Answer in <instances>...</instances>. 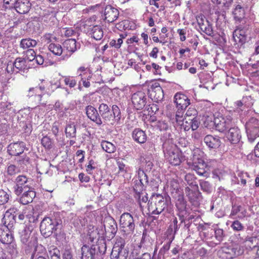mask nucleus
<instances>
[{
    "mask_svg": "<svg viewBox=\"0 0 259 259\" xmlns=\"http://www.w3.org/2000/svg\"><path fill=\"white\" fill-rule=\"evenodd\" d=\"M165 157L172 165H179L184 160V157L176 145L166 142L163 144Z\"/></svg>",
    "mask_w": 259,
    "mask_h": 259,
    "instance_id": "obj_1",
    "label": "nucleus"
},
{
    "mask_svg": "<svg viewBox=\"0 0 259 259\" xmlns=\"http://www.w3.org/2000/svg\"><path fill=\"white\" fill-rule=\"evenodd\" d=\"M205 126L211 129L214 126L215 129L220 132H223L232 125V119L229 117L218 116L214 118L213 121L210 122L206 120L204 122Z\"/></svg>",
    "mask_w": 259,
    "mask_h": 259,
    "instance_id": "obj_2",
    "label": "nucleus"
},
{
    "mask_svg": "<svg viewBox=\"0 0 259 259\" xmlns=\"http://www.w3.org/2000/svg\"><path fill=\"white\" fill-rule=\"evenodd\" d=\"M166 206V199L160 194H155L152 196L148 207L152 214H159Z\"/></svg>",
    "mask_w": 259,
    "mask_h": 259,
    "instance_id": "obj_3",
    "label": "nucleus"
},
{
    "mask_svg": "<svg viewBox=\"0 0 259 259\" xmlns=\"http://www.w3.org/2000/svg\"><path fill=\"white\" fill-rule=\"evenodd\" d=\"M125 240L121 238H117L111 253L112 259H126L128 251L124 248Z\"/></svg>",
    "mask_w": 259,
    "mask_h": 259,
    "instance_id": "obj_4",
    "label": "nucleus"
},
{
    "mask_svg": "<svg viewBox=\"0 0 259 259\" xmlns=\"http://www.w3.org/2000/svg\"><path fill=\"white\" fill-rule=\"evenodd\" d=\"M119 225L126 234H132L135 228V221L133 216L128 212L122 213L120 218Z\"/></svg>",
    "mask_w": 259,
    "mask_h": 259,
    "instance_id": "obj_5",
    "label": "nucleus"
},
{
    "mask_svg": "<svg viewBox=\"0 0 259 259\" xmlns=\"http://www.w3.org/2000/svg\"><path fill=\"white\" fill-rule=\"evenodd\" d=\"M245 126L248 139L250 142H253L259 137V120L252 117L246 122Z\"/></svg>",
    "mask_w": 259,
    "mask_h": 259,
    "instance_id": "obj_6",
    "label": "nucleus"
},
{
    "mask_svg": "<svg viewBox=\"0 0 259 259\" xmlns=\"http://www.w3.org/2000/svg\"><path fill=\"white\" fill-rule=\"evenodd\" d=\"M58 224L56 220L48 217L45 218L40 223V231L46 237H49L56 230Z\"/></svg>",
    "mask_w": 259,
    "mask_h": 259,
    "instance_id": "obj_7",
    "label": "nucleus"
},
{
    "mask_svg": "<svg viewBox=\"0 0 259 259\" xmlns=\"http://www.w3.org/2000/svg\"><path fill=\"white\" fill-rule=\"evenodd\" d=\"M119 11L110 5L106 6L102 12V18L108 23L114 22L118 17Z\"/></svg>",
    "mask_w": 259,
    "mask_h": 259,
    "instance_id": "obj_8",
    "label": "nucleus"
},
{
    "mask_svg": "<svg viewBox=\"0 0 259 259\" xmlns=\"http://www.w3.org/2000/svg\"><path fill=\"white\" fill-rule=\"evenodd\" d=\"M131 99L134 107L137 110L142 109L147 103L146 95L142 91H139L133 94Z\"/></svg>",
    "mask_w": 259,
    "mask_h": 259,
    "instance_id": "obj_9",
    "label": "nucleus"
},
{
    "mask_svg": "<svg viewBox=\"0 0 259 259\" xmlns=\"http://www.w3.org/2000/svg\"><path fill=\"white\" fill-rule=\"evenodd\" d=\"M16 185L14 187L15 193L19 196L23 192V190L30 187L29 185L28 178L24 175L18 176L15 180Z\"/></svg>",
    "mask_w": 259,
    "mask_h": 259,
    "instance_id": "obj_10",
    "label": "nucleus"
},
{
    "mask_svg": "<svg viewBox=\"0 0 259 259\" xmlns=\"http://www.w3.org/2000/svg\"><path fill=\"white\" fill-rule=\"evenodd\" d=\"M98 110L103 123L112 125V113L108 106L106 104L102 103L99 105Z\"/></svg>",
    "mask_w": 259,
    "mask_h": 259,
    "instance_id": "obj_11",
    "label": "nucleus"
},
{
    "mask_svg": "<svg viewBox=\"0 0 259 259\" xmlns=\"http://www.w3.org/2000/svg\"><path fill=\"white\" fill-rule=\"evenodd\" d=\"M25 147V143L22 141L11 143L7 147V152L11 156H19L23 153Z\"/></svg>",
    "mask_w": 259,
    "mask_h": 259,
    "instance_id": "obj_12",
    "label": "nucleus"
},
{
    "mask_svg": "<svg viewBox=\"0 0 259 259\" xmlns=\"http://www.w3.org/2000/svg\"><path fill=\"white\" fill-rule=\"evenodd\" d=\"M104 227L105 234L109 235V237H113L116 234L117 226L115 220L110 217L106 218L104 221Z\"/></svg>",
    "mask_w": 259,
    "mask_h": 259,
    "instance_id": "obj_13",
    "label": "nucleus"
},
{
    "mask_svg": "<svg viewBox=\"0 0 259 259\" xmlns=\"http://www.w3.org/2000/svg\"><path fill=\"white\" fill-rule=\"evenodd\" d=\"M138 180L136 181L134 189V191L139 192V191H143L144 186L148 182L146 172L141 168H139L138 170Z\"/></svg>",
    "mask_w": 259,
    "mask_h": 259,
    "instance_id": "obj_14",
    "label": "nucleus"
},
{
    "mask_svg": "<svg viewBox=\"0 0 259 259\" xmlns=\"http://www.w3.org/2000/svg\"><path fill=\"white\" fill-rule=\"evenodd\" d=\"M188 164L192 165L193 169L196 171L198 174L203 175L205 172V168L206 167V164L202 158L197 157L195 154H194L192 162H189Z\"/></svg>",
    "mask_w": 259,
    "mask_h": 259,
    "instance_id": "obj_15",
    "label": "nucleus"
},
{
    "mask_svg": "<svg viewBox=\"0 0 259 259\" xmlns=\"http://www.w3.org/2000/svg\"><path fill=\"white\" fill-rule=\"evenodd\" d=\"M200 124V122L196 117L185 118V120L182 122L179 125L181 129L185 131H188L190 129L195 131L198 128Z\"/></svg>",
    "mask_w": 259,
    "mask_h": 259,
    "instance_id": "obj_16",
    "label": "nucleus"
},
{
    "mask_svg": "<svg viewBox=\"0 0 259 259\" xmlns=\"http://www.w3.org/2000/svg\"><path fill=\"white\" fill-rule=\"evenodd\" d=\"M174 102L179 110L185 109L190 104V100L187 96L180 93H178L175 95Z\"/></svg>",
    "mask_w": 259,
    "mask_h": 259,
    "instance_id": "obj_17",
    "label": "nucleus"
},
{
    "mask_svg": "<svg viewBox=\"0 0 259 259\" xmlns=\"http://www.w3.org/2000/svg\"><path fill=\"white\" fill-rule=\"evenodd\" d=\"M85 111L88 117L91 120L95 122L98 125L103 124L102 118L95 108L91 105H88L85 108Z\"/></svg>",
    "mask_w": 259,
    "mask_h": 259,
    "instance_id": "obj_18",
    "label": "nucleus"
},
{
    "mask_svg": "<svg viewBox=\"0 0 259 259\" xmlns=\"http://www.w3.org/2000/svg\"><path fill=\"white\" fill-rule=\"evenodd\" d=\"M21 194L22 195L20 198V202L24 205L32 202L33 199L35 197V192L34 191V189L31 187L23 190V192Z\"/></svg>",
    "mask_w": 259,
    "mask_h": 259,
    "instance_id": "obj_19",
    "label": "nucleus"
},
{
    "mask_svg": "<svg viewBox=\"0 0 259 259\" xmlns=\"http://www.w3.org/2000/svg\"><path fill=\"white\" fill-rule=\"evenodd\" d=\"M204 143L208 148L210 149H217L221 144L220 138L211 135H206L203 139Z\"/></svg>",
    "mask_w": 259,
    "mask_h": 259,
    "instance_id": "obj_20",
    "label": "nucleus"
},
{
    "mask_svg": "<svg viewBox=\"0 0 259 259\" xmlns=\"http://www.w3.org/2000/svg\"><path fill=\"white\" fill-rule=\"evenodd\" d=\"M31 6L29 0H17L14 7L18 13L26 14L29 12Z\"/></svg>",
    "mask_w": 259,
    "mask_h": 259,
    "instance_id": "obj_21",
    "label": "nucleus"
},
{
    "mask_svg": "<svg viewBox=\"0 0 259 259\" xmlns=\"http://www.w3.org/2000/svg\"><path fill=\"white\" fill-rule=\"evenodd\" d=\"M233 38L236 44L242 46L246 40V34L244 30L237 28L234 30Z\"/></svg>",
    "mask_w": 259,
    "mask_h": 259,
    "instance_id": "obj_22",
    "label": "nucleus"
},
{
    "mask_svg": "<svg viewBox=\"0 0 259 259\" xmlns=\"http://www.w3.org/2000/svg\"><path fill=\"white\" fill-rule=\"evenodd\" d=\"M150 95L156 102L162 101L164 97L163 90L158 83H155L154 87H151Z\"/></svg>",
    "mask_w": 259,
    "mask_h": 259,
    "instance_id": "obj_23",
    "label": "nucleus"
},
{
    "mask_svg": "<svg viewBox=\"0 0 259 259\" xmlns=\"http://www.w3.org/2000/svg\"><path fill=\"white\" fill-rule=\"evenodd\" d=\"M227 138L232 143L238 142L241 138L240 130L237 127H230L227 134Z\"/></svg>",
    "mask_w": 259,
    "mask_h": 259,
    "instance_id": "obj_24",
    "label": "nucleus"
},
{
    "mask_svg": "<svg viewBox=\"0 0 259 259\" xmlns=\"http://www.w3.org/2000/svg\"><path fill=\"white\" fill-rule=\"evenodd\" d=\"M95 253L96 249L93 246L90 247L84 245L81 247V259H93Z\"/></svg>",
    "mask_w": 259,
    "mask_h": 259,
    "instance_id": "obj_25",
    "label": "nucleus"
},
{
    "mask_svg": "<svg viewBox=\"0 0 259 259\" xmlns=\"http://www.w3.org/2000/svg\"><path fill=\"white\" fill-rule=\"evenodd\" d=\"M132 136L134 140L140 144L145 143L147 138L145 132L140 128L135 129Z\"/></svg>",
    "mask_w": 259,
    "mask_h": 259,
    "instance_id": "obj_26",
    "label": "nucleus"
},
{
    "mask_svg": "<svg viewBox=\"0 0 259 259\" xmlns=\"http://www.w3.org/2000/svg\"><path fill=\"white\" fill-rule=\"evenodd\" d=\"M90 34L95 39L101 40L103 36V30L100 25H95L91 28Z\"/></svg>",
    "mask_w": 259,
    "mask_h": 259,
    "instance_id": "obj_27",
    "label": "nucleus"
},
{
    "mask_svg": "<svg viewBox=\"0 0 259 259\" xmlns=\"http://www.w3.org/2000/svg\"><path fill=\"white\" fill-rule=\"evenodd\" d=\"M13 63L16 70V73L20 71H24L28 68L26 59L23 58L18 57Z\"/></svg>",
    "mask_w": 259,
    "mask_h": 259,
    "instance_id": "obj_28",
    "label": "nucleus"
},
{
    "mask_svg": "<svg viewBox=\"0 0 259 259\" xmlns=\"http://www.w3.org/2000/svg\"><path fill=\"white\" fill-rule=\"evenodd\" d=\"M63 47L71 54L77 50L76 42L75 39H68L63 43Z\"/></svg>",
    "mask_w": 259,
    "mask_h": 259,
    "instance_id": "obj_29",
    "label": "nucleus"
},
{
    "mask_svg": "<svg viewBox=\"0 0 259 259\" xmlns=\"http://www.w3.org/2000/svg\"><path fill=\"white\" fill-rule=\"evenodd\" d=\"M111 112L112 113L113 119L112 121V125L118 123L121 117V112L119 107L116 105H113Z\"/></svg>",
    "mask_w": 259,
    "mask_h": 259,
    "instance_id": "obj_30",
    "label": "nucleus"
},
{
    "mask_svg": "<svg viewBox=\"0 0 259 259\" xmlns=\"http://www.w3.org/2000/svg\"><path fill=\"white\" fill-rule=\"evenodd\" d=\"M76 129L74 122H68L65 128V134L67 138H75Z\"/></svg>",
    "mask_w": 259,
    "mask_h": 259,
    "instance_id": "obj_31",
    "label": "nucleus"
},
{
    "mask_svg": "<svg viewBox=\"0 0 259 259\" xmlns=\"http://www.w3.org/2000/svg\"><path fill=\"white\" fill-rule=\"evenodd\" d=\"M46 249L41 245H37L35 248V250L32 255V259H37L38 257H44L46 254Z\"/></svg>",
    "mask_w": 259,
    "mask_h": 259,
    "instance_id": "obj_32",
    "label": "nucleus"
},
{
    "mask_svg": "<svg viewBox=\"0 0 259 259\" xmlns=\"http://www.w3.org/2000/svg\"><path fill=\"white\" fill-rule=\"evenodd\" d=\"M37 42L35 39L30 38L22 39L20 42V47L23 49H27L31 47H34Z\"/></svg>",
    "mask_w": 259,
    "mask_h": 259,
    "instance_id": "obj_33",
    "label": "nucleus"
},
{
    "mask_svg": "<svg viewBox=\"0 0 259 259\" xmlns=\"http://www.w3.org/2000/svg\"><path fill=\"white\" fill-rule=\"evenodd\" d=\"M28 96L29 97L35 96L37 98V100L39 101L40 104L42 105H45L46 104V102H41L42 95L39 94V92H38V89L36 87L31 88L29 89L28 92Z\"/></svg>",
    "mask_w": 259,
    "mask_h": 259,
    "instance_id": "obj_34",
    "label": "nucleus"
},
{
    "mask_svg": "<svg viewBox=\"0 0 259 259\" xmlns=\"http://www.w3.org/2000/svg\"><path fill=\"white\" fill-rule=\"evenodd\" d=\"M233 14L236 20L240 21L244 17V9L240 5H237L234 9Z\"/></svg>",
    "mask_w": 259,
    "mask_h": 259,
    "instance_id": "obj_35",
    "label": "nucleus"
},
{
    "mask_svg": "<svg viewBox=\"0 0 259 259\" xmlns=\"http://www.w3.org/2000/svg\"><path fill=\"white\" fill-rule=\"evenodd\" d=\"M48 49L54 55L60 56L63 52L61 46L59 44L51 43L48 46Z\"/></svg>",
    "mask_w": 259,
    "mask_h": 259,
    "instance_id": "obj_36",
    "label": "nucleus"
},
{
    "mask_svg": "<svg viewBox=\"0 0 259 259\" xmlns=\"http://www.w3.org/2000/svg\"><path fill=\"white\" fill-rule=\"evenodd\" d=\"M101 146L104 151L109 153L114 152L116 149L115 146L112 143L106 141H103Z\"/></svg>",
    "mask_w": 259,
    "mask_h": 259,
    "instance_id": "obj_37",
    "label": "nucleus"
},
{
    "mask_svg": "<svg viewBox=\"0 0 259 259\" xmlns=\"http://www.w3.org/2000/svg\"><path fill=\"white\" fill-rule=\"evenodd\" d=\"M153 167L152 162L150 158L147 159L145 158L141 159V165L140 168L145 170V171H150Z\"/></svg>",
    "mask_w": 259,
    "mask_h": 259,
    "instance_id": "obj_38",
    "label": "nucleus"
},
{
    "mask_svg": "<svg viewBox=\"0 0 259 259\" xmlns=\"http://www.w3.org/2000/svg\"><path fill=\"white\" fill-rule=\"evenodd\" d=\"M204 22V25L200 28V29L207 35L212 36L213 35V30L211 25L208 21H205Z\"/></svg>",
    "mask_w": 259,
    "mask_h": 259,
    "instance_id": "obj_39",
    "label": "nucleus"
},
{
    "mask_svg": "<svg viewBox=\"0 0 259 259\" xmlns=\"http://www.w3.org/2000/svg\"><path fill=\"white\" fill-rule=\"evenodd\" d=\"M88 235L91 241H93L94 239L99 238V233L97 229L94 227L89 229Z\"/></svg>",
    "mask_w": 259,
    "mask_h": 259,
    "instance_id": "obj_40",
    "label": "nucleus"
},
{
    "mask_svg": "<svg viewBox=\"0 0 259 259\" xmlns=\"http://www.w3.org/2000/svg\"><path fill=\"white\" fill-rule=\"evenodd\" d=\"M10 198V195L3 189H0V205L7 203Z\"/></svg>",
    "mask_w": 259,
    "mask_h": 259,
    "instance_id": "obj_41",
    "label": "nucleus"
},
{
    "mask_svg": "<svg viewBox=\"0 0 259 259\" xmlns=\"http://www.w3.org/2000/svg\"><path fill=\"white\" fill-rule=\"evenodd\" d=\"M135 197L138 200L140 204L141 202L146 203L147 201L148 197L145 195H143L144 194L142 193V191H139V192L135 191Z\"/></svg>",
    "mask_w": 259,
    "mask_h": 259,
    "instance_id": "obj_42",
    "label": "nucleus"
},
{
    "mask_svg": "<svg viewBox=\"0 0 259 259\" xmlns=\"http://www.w3.org/2000/svg\"><path fill=\"white\" fill-rule=\"evenodd\" d=\"M42 145L47 149L52 148V142L51 139L48 136L44 137L41 141Z\"/></svg>",
    "mask_w": 259,
    "mask_h": 259,
    "instance_id": "obj_43",
    "label": "nucleus"
},
{
    "mask_svg": "<svg viewBox=\"0 0 259 259\" xmlns=\"http://www.w3.org/2000/svg\"><path fill=\"white\" fill-rule=\"evenodd\" d=\"M184 110L185 109L179 110V109H178V110L176 112L175 120L178 125H179L185 120V118H183Z\"/></svg>",
    "mask_w": 259,
    "mask_h": 259,
    "instance_id": "obj_44",
    "label": "nucleus"
},
{
    "mask_svg": "<svg viewBox=\"0 0 259 259\" xmlns=\"http://www.w3.org/2000/svg\"><path fill=\"white\" fill-rule=\"evenodd\" d=\"M20 239L22 243L29 245L30 233L26 231H23L20 236Z\"/></svg>",
    "mask_w": 259,
    "mask_h": 259,
    "instance_id": "obj_45",
    "label": "nucleus"
},
{
    "mask_svg": "<svg viewBox=\"0 0 259 259\" xmlns=\"http://www.w3.org/2000/svg\"><path fill=\"white\" fill-rule=\"evenodd\" d=\"M36 57V54L33 49H28L26 52V56L24 59H26V61L27 60L29 62L34 60Z\"/></svg>",
    "mask_w": 259,
    "mask_h": 259,
    "instance_id": "obj_46",
    "label": "nucleus"
},
{
    "mask_svg": "<svg viewBox=\"0 0 259 259\" xmlns=\"http://www.w3.org/2000/svg\"><path fill=\"white\" fill-rule=\"evenodd\" d=\"M19 171V168L14 164H11L7 167V173L10 176L15 175L18 174Z\"/></svg>",
    "mask_w": 259,
    "mask_h": 259,
    "instance_id": "obj_47",
    "label": "nucleus"
},
{
    "mask_svg": "<svg viewBox=\"0 0 259 259\" xmlns=\"http://www.w3.org/2000/svg\"><path fill=\"white\" fill-rule=\"evenodd\" d=\"M49 255L51 259H60V251L56 247H53L52 249L49 250Z\"/></svg>",
    "mask_w": 259,
    "mask_h": 259,
    "instance_id": "obj_48",
    "label": "nucleus"
},
{
    "mask_svg": "<svg viewBox=\"0 0 259 259\" xmlns=\"http://www.w3.org/2000/svg\"><path fill=\"white\" fill-rule=\"evenodd\" d=\"M200 186L201 187V189L207 193H209L211 190V187L210 184L205 181H202L200 182Z\"/></svg>",
    "mask_w": 259,
    "mask_h": 259,
    "instance_id": "obj_49",
    "label": "nucleus"
},
{
    "mask_svg": "<svg viewBox=\"0 0 259 259\" xmlns=\"http://www.w3.org/2000/svg\"><path fill=\"white\" fill-rule=\"evenodd\" d=\"M231 227L233 230L236 231H240L244 229L243 225L238 220L234 221Z\"/></svg>",
    "mask_w": 259,
    "mask_h": 259,
    "instance_id": "obj_50",
    "label": "nucleus"
},
{
    "mask_svg": "<svg viewBox=\"0 0 259 259\" xmlns=\"http://www.w3.org/2000/svg\"><path fill=\"white\" fill-rule=\"evenodd\" d=\"M44 39L45 42H46L47 44L54 43V42L57 41V38L53 34L50 33L46 34L44 36Z\"/></svg>",
    "mask_w": 259,
    "mask_h": 259,
    "instance_id": "obj_51",
    "label": "nucleus"
},
{
    "mask_svg": "<svg viewBox=\"0 0 259 259\" xmlns=\"http://www.w3.org/2000/svg\"><path fill=\"white\" fill-rule=\"evenodd\" d=\"M241 208L242 207L241 205H238L235 204H233L230 216L232 217L236 215L239 212L241 211Z\"/></svg>",
    "mask_w": 259,
    "mask_h": 259,
    "instance_id": "obj_52",
    "label": "nucleus"
},
{
    "mask_svg": "<svg viewBox=\"0 0 259 259\" xmlns=\"http://www.w3.org/2000/svg\"><path fill=\"white\" fill-rule=\"evenodd\" d=\"M211 1L217 4H223L225 6L228 7L233 0H211Z\"/></svg>",
    "mask_w": 259,
    "mask_h": 259,
    "instance_id": "obj_53",
    "label": "nucleus"
},
{
    "mask_svg": "<svg viewBox=\"0 0 259 259\" xmlns=\"http://www.w3.org/2000/svg\"><path fill=\"white\" fill-rule=\"evenodd\" d=\"M197 111L194 108H189V109L187 111L185 115L187 118H193L196 117L195 115H196Z\"/></svg>",
    "mask_w": 259,
    "mask_h": 259,
    "instance_id": "obj_54",
    "label": "nucleus"
},
{
    "mask_svg": "<svg viewBox=\"0 0 259 259\" xmlns=\"http://www.w3.org/2000/svg\"><path fill=\"white\" fill-rule=\"evenodd\" d=\"M6 70L9 73H13L14 72H16V70L14 64L13 62L10 61L8 63Z\"/></svg>",
    "mask_w": 259,
    "mask_h": 259,
    "instance_id": "obj_55",
    "label": "nucleus"
},
{
    "mask_svg": "<svg viewBox=\"0 0 259 259\" xmlns=\"http://www.w3.org/2000/svg\"><path fill=\"white\" fill-rule=\"evenodd\" d=\"M255 40L254 52L253 54H259V35H256L254 38Z\"/></svg>",
    "mask_w": 259,
    "mask_h": 259,
    "instance_id": "obj_56",
    "label": "nucleus"
},
{
    "mask_svg": "<svg viewBox=\"0 0 259 259\" xmlns=\"http://www.w3.org/2000/svg\"><path fill=\"white\" fill-rule=\"evenodd\" d=\"M176 205L179 209H184L186 207V203L183 198H179L176 203Z\"/></svg>",
    "mask_w": 259,
    "mask_h": 259,
    "instance_id": "obj_57",
    "label": "nucleus"
},
{
    "mask_svg": "<svg viewBox=\"0 0 259 259\" xmlns=\"http://www.w3.org/2000/svg\"><path fill=\"white\" fill-rule=\"evenodd\" d=\"M64 82L66 85H69L70 88L74 87L76 83V82L75 80V79H71L68 77H66L64 79Z\"/></svg>",
    "mask_w": 259,
    "mask_h": 259,
    "instance_id": "obj_58",
    "label": "nucleus"
},
{
    "mask_svg": "<svg viewBox=\"0 0 259 259\" xmlns=\"http://www.w3.org/2000/svg\"><path fill=\"white\" fill-rule=\"evenodd\" d=\"M215 238L221 241L222 240L224 236V231L222 229H218L215 230Z\"/></svg>",
    "mask_w": 259,
    "mask_h": 259,
    "instance_id": "obj_59",
    "label": "nucleus"
},
{
    "mask_svg": "<svg viewBox=\"0 0 259 259\" xmlns=\"http://www.w3.org/2000/svg\"><path fill=\"white\" fill-rule=\"evenodd\" d=\"M54 109L59 112L64 113L63 104L59 101H57L54 106Z\"/></svg>",
    "mask_w": 259,
    "mask_h": 259,
    "instance_id": "obj_60",
    "label": "nucleus"
},
{
    "mask_svg": "<svg viewBox=\"0 0 259 259\" xmlns=\"http://www.w3.org/2000/svg\"><path fill=\"white\" fill-rule=\"evenodd\" d=\"M177 32L179 33V34L180 35V40L182 41H184L186 40V30H185L184 29H179L178 30H177Z\"/></svg>",
    "mask_w": 259,
    "mask_h": 259,
    "instance_id": "obj_61",
    "label": "nucleus"
},
{
    "mask_svg": "<svg viewBox=\"0 0 259 259\" xmlns=\"http://www.w3.org/2000/svg\"><path fill=\"white\" fill-rule=\"evenodd\" d=\"M78 178L81 182H88L90 181L89 177L85 176L83 173L79 174Z\"/></svg>",
    "mask_w": 259,
    "mask_h": 259,
    "instance_id": "obj_62",
    "label": "nucleus"
},
{
    "mask_svg": "<svg viewBox=\"0 0 259 259\" xmlns=\"http://www.w3.org/2000/svg\"><path fill=\"white\" fill-rule=\"evenodd\" d=\"M35 61L36 63L38 65H42L44 62V59L41 55H36Z\"/></svg>",
    "mask_w": 259,
    "mask_h": 259,
    "instance_id": "obj_63",
    "label": "nucleus"
},
{
    "mask_svg": "<svg viewBox=\"0 0 259 259\" xmlns=\"http://www.w3.org/2000/svg\"><path fill=\"white\" fill-rule=\"evenodd\" d=\"M63 259H73L71 251L69 250H65L63 253Z\"/></svg>",
    "mask_w": 259,
    "mask_h": 259,
    "instance_id": "obj_64",
    "label": "nucleus"
}]
</instances>
